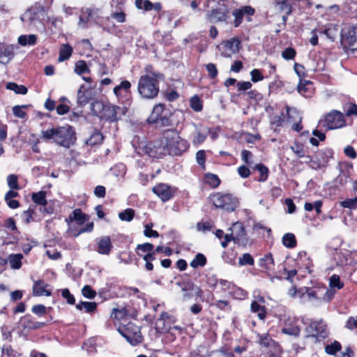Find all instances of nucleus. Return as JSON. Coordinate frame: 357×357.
Instances as JSON below:
<instances>
[{
  "mask_svg": "<svg viewBox=\"0 0 357 357\" xmlns=\"http://www.w3.org/2000/svg\"><path fill=\"white\" fill-rule=\"evenodd\" d=\"M17 41L22 46L33 45L37 42V36L35 34L21 35L18 37Z\"/></svg>",
  "mask_w": 357,
  "mask_h": 357,
  "instance_id": "e433bc0d",
  "label": "nucleus"
},
{
  "mask_svg": "<svg viewBox=\"0 0 357 357\" xmlns=\"http://www.w3.org/2000/svg\"><path fill=\"white\" fill-rule=\"evenodd\" d=\"M89 215L84 213L81 208H75L66 219L67 222H76L77 225H82L89 220Z\"/></svg>",
  "mask_w": 357,
  "mask_h": 357,
  "instance_id": "5701e85b",
  "label": "nucleus"
},
{
  "mask_svg": "<svg viewBox=\"0 0 357 357\" xmlns=\"http://www.w3.org/2000/svg\"><path fill=\"white\" fill-rule=\"evenodd\" d=\"M283 334L298 337L300 335L301 329L297 325L285 324L281 330Z\"/></svg>",
  "mask_w": 357,
  "mask_h": 357,
  "instance_id": "49530a36",
  "label": "nucleus"
},
{
  "mask_svg": "<svg viewBox=\"0 0 357 357\" xmlns=\"http://www.w3.org/2000/svg\"><path fill=\"white\" fill-rule=\"evenodd\" d=\"M113 92L119 101L126 105H130L132 100L131 83L128 80H123L116 86Z\"/></svg>",
  "mask_w": 357,
  "mask_h": 357,
  "instance_id": "ddd939ff",
  "label": "nucleus"
},
{
  "mask_svg": "<svg viewBox=\"0 0 357 357\" xmlns=\"http://www.w3.org/2000/svg\"><path fill=\"white\" fill-rule=\"evenodd\" d=\"M340 206L343 208L354 209L357 208V197L352 199H346L340 202Z\"/></svg>",
  "mask_w": 357,
  "mask_h": 357,
  "instance_id": "0e129e2a",
  "label": "nucleus"
},
{
  "mask_svg": "<svg viewBox=\"0 0 357 357\" xmlns=\"http://www.w3.org/2000/svg\"><path fill=\"white\" fill-rule=\"evenodd\" d=\"M42 135L46 140L52 139L56 144L67 149L74 145L77 141L75 130L68 124L44 130Z\"/></svg>",
  "mask_w": 357,
  "mask_h": 357,
  "instance_id": "f03ea898",
  "label": "nucleus"
},
{
  "mask_svg": "<svg viewBox=\"0 0 357 357\" xmlns=\"http://www.w3.org/2000/svg\"><path fill=\"white\" fill-rule=\"evenodd\" d=\"M171 116L172 114L169 109H166L165 105L158 103L153 107L146 121L149 125H153L156 128L167 127L172 123Z\"/></svg>",
  "mask_w": 357,
  "mask_h": 357,
  "instance_id": "0eeeda50",
  "label": "nucleus"
},
{
  "mask_svg": "<svg viewBox=\"0 0 357 357\" xmlns=\"http://www.w3.org/2000/svg\"><path fill=\"white\" fill-rule=\"evenodd\" d=\"M323 206V202L321 200H317L314 203L305 202L304 204V208L307 211H312L313 209L317 215L321 213V207Z\"/></svg>",
  "mask_w": 357,
  "mask_h": 357,
  "instance_id": "de8ad7c7",
  "label": "nucleus"
},
{
  "mask_svg": "<svg viewBox=\"0 0 357 357\" xmlns=\"http://www.w3.org/2000/svg\"><path fill=\"white\" fill-rule=\"evenodd\" d=\"M36 206L31 204L27 210L23 211L21 213L22 222L29 225L34 221V215H36Z\"/></svg>",
  "mask_w": 357,
  "mask_h": 357,
  "instance_id": "c756f323",
  "label": "nucleus"
},
{
  "mask_svg": "<svg viewBox=\"0 0 357 357\" xmlns=\"http://www.w3.org/2000/svg\"><path fill=\"white\" fill-rule=\"evenodd\" d=\"M23 255L22 254H11L8 257L9 264L11 268L19 269L22 266V259Z\"/></svg>",
  "mask_w": 357,
  "mask_h": 357,
  "instance_id": "a19ab883",
  "label": "nucleus"
},
{
  "mask_svg": "<svg viewBox=\"0 0 357 357\" xmlns=\"http://www.w3.org/2000/svg\"><path fill=\"white\" fill-rule=\"evenodd\" d=\"M196 161L202 170H206V154L204 150H199L196 153Z\"/></svg>",
  "mask_w": 357,
  "mask_h": 357,
  "instance_id": "5fc2aeb1",
  "label": "nucleus"
},
{
  "mask_svg": "<svg viewBox=\"0 0 357 357\" xmlns=\"http://www.w3.org/2000/svg\"><path fill=\"white\" fill-rule=\"evenodd\" d=\"M190 106L193 111L199 112L203 109V102L198 96L195 95L190 98Z\"/></svg>",
  "mask_w": 357,
  "mask_h": 357,
  "instance_id": "603ef678",
  "label": "nucleus"
},
{
  "mask_svg": "<svg viewBox=\"0 0 357 357\" xmlns=\"http://www.w3.org/2000/svg\"><path fill=\"white\" fill-rule=\"evenodd\" d=\"M305 331L308 337L314 338L318 342L325 340L329 335L327 324L323 320L312 321L306 327Z\"/></svg>",
  "mask_w": 357,
  "mask_h": 357,
  "instance_id": "9d476101",
  "label": "nucleus"
},
{
  "mask_svg": "<svg viewBox=\"0 0 357 357\" xmlns=\"http://www.w3.org/2000/svg\"><path fill=\"white\" fill-rule=\"evenodd\" d=\"M6 89L13 91L16 94L25 95L28 92V89L25 86L19 85L15 82H8Z\"/></svg>",
  "mask_w": 357,
  "mask_h": 357,
  "instance_id": "a18cd8bd",
  "label": "nucleus"
},
{
  "mask_svg": "<svg viewBox=\"0 0 357 357\" xmlns=\"http://www.w3.org/2000/svg\"><path fill=\"white\" fill-rule=\"evenodd\" d=\"M160 144L164 145L166 154L172 156H181L190 148L189 142L182 138L175 129L165 130Z\"/></svg>",
  "mask_w": 357,
  "mask_h": 357,
  "instance_id": "7ed1b4c3",
  "label": "nucleus"
},
{
  "mask_svg": "<svg viewBox=\"0 0 357 357\" xmlns=\"http://www.w3.org/2000/svg\"><path fill=\"white\" fill-rule=\"evenodd\" d=\"M8 185L10 189L15 190H20V187L18 184V178L15 174H10L7 177Z\"/></svg>",
  "mask_w": 357,
  "mask_h": 357,
  "instance_id": "680f3d73",
  "label": "nucleus"
},
{
  "mask_svg": "<svg viewBox=\"0 0 357 357\" xmlns=\"http://www.w3.org/2000/svg\"><path fill=\"white\" fill-rule=\"evenodd\" d=\"M230 294L234 299L238 300H245L248 296V291L238 287H234Z\"/></svg>",
  "mask_w": 357,
  "mask_h": 357,
  "instance_id": "3c124183",
  "label": "nucleus"
},
{
  "mask_svg": "<svg viewBox=\"0 0 357 357\" xmlns=\"http://www.w3.org/2000/svg\"><path fill=\"white\" fill-rule=\"evenodd\" d=\"M241 158L246 165L252 167L253 164V154L251 151L243 149L241 151Z\"/></svg>",
  "mask_w": 357,
  "mask_h": 357,
  "instance_id": "052dcab7",
  "label": "nucleus"
},
{
  "mask_svg": "<svg viewBox=\"0 0 357 357\" xmlns=\"http://www.w3.org/2000/svg\"><path fill=\"white\" fill-rule=\"evenodd\" d=\"M342 349V344L337 340H334L332 343L325 346V352L331 356H335Z\"/></svg>",
  "mask_w": 357,
  "mask_h": 357,
  "instance_id": "79ce46f5",
  "label": "nucleus"
},
{
  "mask_svg": "<svg viewBox=\"0 0 357 357\" xmlns=\"http://www.w3.org/2000/svg\"><path fill=\"white\" fill-rule=\"evenodd\" d=\"M296 52L294 48L289 47L285 48L282 52V56L285 60H291L295 58Z\"/></svg>",
  "mask_w": 357,
  "mask_h": 357,
  "instance_id": "774afa93",
  "label": "nucleus"
},
{
  "mask_svg": "<svg viewBox=\"0 0 357 357\" xmlns=\"http://www.w3.org/2000/svg\"><path fill=\"white\" fill-rule=\"evenodd\" d=\"M231 231L234 238V243L241 245L246 246L248 243L249 238L248 236L244 225L241 222H236L229 228Z\"/></svg>",
  "mask_w": 357,
  "mask_h": 357,
  "instance_id": "4468645a",
  "label": "nucleus"
},
{
  "mask_svg": "<svg viewBox=\"0 0 357 357\" xmlns=\"http://www.w3.org/2000/svg\"><path fill=\"white\" fill-rule=\"evenodd\" d=\"M344 111L347 117L357 116V105L354 102H348L344 106Z\"/></svg>",
  "mask_w": 357,
  "mask_h": 357,
  "instance_id": "13d9d810",
  "label": "nucleus"
},
{
  "mask_svg": "<svg viewBox=\"0 0 357 357\" xmlns=\"http://www.w3.org/2000/svg\"><path fill=\"white\" fill-rule=\"evenodd\" d=\"M207 263L206 257L202 253H198L195 255V258L191 261L190 265L193 268L199 266H204Z\"/></svg>",
  "mask_w": 357,
  "mask_h": 357,
  "instance_id": "8fccbe9b",
  "label": "nucleus"
},
{
  "mask_svg": "<svg viewBox=\"0 0 357 357\" xmlns=\"http://www.w3.org/2000/svg\"><path fill=\"white\" fill-rule=\"evenodd\" d=\"M135 216V210L130 208H126L119 213V218L122 221L130 222Z\"/></svg>",
  "mask_w": 357,
  "mask_h": 357,
  "instance_id": "4d7b16f0",
  "label": "nucleus"
},
{
  "mask_svg": "<svg viewBox=\"0 0 357 357\" xmlns=\"http://www.w3.org/2000/svg\"><path fill=\"white\" fill-rule=\"evenodd\" d=\"M153 224H146L144 227V234L148 238H158L159 233L156 230L152 229Z\"/></svg>",
  "mask_w": 357,
  "mask_h": 357,
  "instance_id": "338daca9",
  "label": "nucleus"
},
{
  "mask_svg": "<svg viewBox=\"0 0 357 357\" xmlns=\"http://www.w3.org/2000/svg\"><path fill=\"white\" fill-rule=\"evenodd\" d=\"M96 250L100 255H109L112 250L113 245L109 236H102L96 239Z\"/></svg>",
  "mask_w": 357,
  "mask_h": 357,
  "instance_id": "412c9836",
  "label": "nucleus"
},
{
  "mask_svg": "<svg viewBox=\"0 0 357 357\" xmlns=\"http://www.w3.org/2000/svg\"><path fill=\"white\" fill-rule=\"evenodd\" d=\"M346 124L344 114L336 109L331 110L319 121V126L325 129L326 131L342 128Z\"/></svg>",
  "mask_w": 357,
  "mask_h": 357,
  "instance_id": "6e6552de",
  "label": "nucleus"
},
{
  "mask_svg": "<svg viewBox=\"0 0 357 357\" xmlns=\"http://www.w3.org/2000/svg\"><path fill=\"white\" fill-rule=\"evenodd\" d=\"M74 71L78 75L90 73V69L84 60H79L75 63Z\"/></svg>",
  "mask_w": 357,
  "mask_h": 357,
  "instance_id": "c03bdc74",
  "label": "nucleus"
},
{
  "mask_svg": "<svg viewBox=\"0 0 357 357\" xmlns=\"http://www.w3.org/2000/svg\"><path fill=\"white\" fill-rule=\"evenodd\" d=\"M135 252L139 258L145 261V269L148 271H152L154 268L153 261L156 259L154 253V245L151 243L138 244L135 248Z\"/></svg>",
  "mask_w": 357,
  "mask_h": 357,
  "instance_id": "1a4fd4ad",
  "label": "nucleus"
},
{
  "mask_svg": "<svg viewBox=\"0 0 357 357\" xmlns=\"http://www.w3.org/2000/svg\"><path fill=\"white\" fill-rule=\"evenodd\" d=\"M91 100V93L84 84H82L77 91V105L84 106L89 102Z\"/></svg>",
  "mask_w": 357,
  "mask_h": 357,
  "instance_id": "bb28decb",
  "label": "nucleus"
},
{
  "mask_svg": "<svg viewBox=\"0 0 357 357\" xmlns=\"http://www.w3.org/2000/svg\"><path fill=\"white\" fill-rule=\"evenodd\" d=\"M152 192L162 202L171 200L178 192V188L165 183H158L152 188Z\"/></svg>",
  "mask_w": 357,
  "mask_h": 357,
  "instance_id": "9b49d317",
  "label": "nucleus"
},
{
  "mask_svg": "<svg viewBox=\"0 0 357 357\" xmlns=\"http://www.w3.org/2000/svg\"><path fill=\"white\" fill-rule=\"evenodd\" d=\"M46 195L47 192L43 190H40L37 192H33L31 195V200L36 205L45 206L47 204Z\"/></svg>",
  "mask_w": 357,
  "mask_h": 357,
  "instance_id": "2f4dec72",
  "label": "nucleus"
},
{
  "mask_svg": "<svg viewBox=\"0 0 357 357\" xmlns=\"http://www.w3.org/2000/svg\"><path fill=\"white\" fill-rule=\"evenodd\" d=\"M282 244L288 248H294L297 245L295 235L292 233H287L282 237Z\"/></svg>",
  "mask_w": 357,
  "mask_h": 357,
  "instance_id": "37998d69",
  "label": "nucleus"
},
{
  "mask_svg": "<svg viewBox=\"0 0 357 357\" xmlns=\"http://www.w3.org/2000/svg\"><path fill=\"white\" fill-rule=\"evenodd\" d=\"M135 4L137 8L139 10H144L145 11H150L154 10L157 12H160L162 10V5L160 3L157 2L153 3L149 0H135Z\"/></svg>",
  "mask_w": 357,
  "mask_h": 357,
  "instance_id": "b1692460",
  "label": "nucleus"
},
{
  "mask_svg": "<svg viewBox=\"0 0 357 357\" xmlns=\"http://www.w3.org/2000/svg\"><path fill=\"white\" fill-rule=\"evenodd\" d=\"M14 54V47L13 45L0 44V58L6 57L9 61L13 59Z\"/></svg>",
  "mask_w": 357,
  "mask_h": 357,
  "instance_id": "58836bf2",
  "label": "nucleus"
},
{
  "mask_svg": "<svg viewBox=\"0 0 357 357\" xmlns=\"http://www.w3.org/2000/svg\"><path fill=\"white\" fill-rule=\"evenodd\" d=\"M237 255V252H236L234 249H229L227 251L223 252L222 257L225 262L231 265H235Z\"/></svg>",
  "mask_w": 357,
  "mask_h": 357,
  "instance_id": "ea45409f",
  "label": "nucleus"
},
{
  "mask_svg": "<svg viewBox=\"0 0 357 357\" xmlns=\"http://www.w3.org/2000/svg\"><path fill=\"white\" fill-rule=\"evenodd\" d=\"M50 285L45 282L43 280H38L33 282L32 287V294L33 296H50L52 295L51 289H47V287Z\"/></svg>",
  "mask_w": 357,
  "mask_h": 357,
  "instance_id": "4be33fe9",
  "label": "nucleus"
},
{
  "mask_svg": "<svg viewBox=\"0 0 357 357\" xmlns=\"http://www.w3.org/2000/svg\"><path fill=\"white\" fill-rule=\"evenodd\" d=\"M294 69L296 75L298 76L299 79H305L307 76V73L303 65L295 63Z\"/></svg>",
  "mask_w": 357,
  "mask_h": 357,
  "instance_id": "69168bd1",
  "label": "nucleus"
},
{
  "mask_svg": "<svg viewBox=\"0 0 357 357\" xmlns=\"http://www.w3.org/2000/svg\"><path fill=\"white\" fill-rule=\"evenodd\" d=\"M161 137L155 142H149L145 145V152L152 158H162L166 155L163 144H161Z\"/></svg>",
  "mask_w": 357,
  "mask_h": 357,
  "instance_id": "6ab92c4d",
  "label": "nucleus"
},
{
  "mask_svg": "<svg viewBox=\"0 0 357 357\" xmlns=\"http://www.w3.org/2000/svg\"><path fill=\"white\" fill-rule=\"evenodd\" d=\"M229 10L226 5L212 9L208 15V19L211 22H227L229 17Z\"/></svg>",
  "mask_w": 357,
  "mask_h": 357,
  "instance_id": "dca6fc26",
  "label": "nucleus"
},
{
  "mask_svg": "<svg viewBox=\"0 0 357 357\" xmlns=\"http://www.w3.org/2000/svg\"><path fill=\"white\" fill-rule=\"evenodd\" d=\"M3 227L8 232L17 234L18 235L20 234V231L17 227L16 221L12 217H9L3 221Z\"/></svg>",
  "mask_w": 357,
  "mask_h": 357,
  "instance_id": "c9c22d12",
  "label": "nucleus"
},
{
  "mask_svg": "<svg viewBox=\"0 0 357 357\" xmlns=\"http://www.w3.org/2000/svg\"><path fill=\"white\" fill-rule=\"evenodd\" d=\"M296 292L300 298L307 296V299L310 301H318L317 294L313 287H301L299 288Z\"/></svg>",
  "mask_w": 357,
  "mask_h": 357,
  "instance_id": "c85d7f7f",
  "label": "nucleus"
},
{
  "mask_svg": "<svg viewBox=\"0 0 357 357\" xmlns=\"http://www.w3.org/2000/svg\"><path fill=\"white\" fill-rule=\"evenodd\" d=\"M104 136L99 130H96L86 140V144L89 146L99 145L102 143Z\"/></svg>",
  "mask_w": 357,
  "mask_h": 357,
  "instance_id": "f704fd0d",
  "label": "nucleus"
},
{
  "mask_svg": "<svg viewBox=\"0 0 357 357\" xmlns=\"http://www.w3.org/2000/svg\"><path fill=\"white\" fill-rule=\"evenodd\" d=\"M100 17L99 9L82 8L79 17L78 26L82 29H87L89 23L96 24Z\"/></svg>",
  "mask_w": 357,
  "mask_h": 357,
  "instance_id": "f8f14e48",
  "label": "nucleus"
},
{
  "mask_svg": "<svg viewBox=\"0 0 357 357\" xmlns=\"http://www.w3.org/2000/svg\"><path fill=\"white\" fill-rule=\"evenodd\" d=\"M259 266L266 271H272L274 268V259L271 253L266 254L259 260Z\"/></svg>",
  "mask_w": 357,
  "mask_h": 357,
  "instance_id": "7c9ffc66",
  "label": "nucleus"
},
{
  "mask_svg": "<svg viewBox=\"0 0 357 357\" xmlns=\"http://www.w3.org/2000/svg\"><path fill=\"white\" fill-rule=\"evenodd\" d=\"M159 73H151L142 75L138 82L137 91L145 99H153L160 91Z\"/></svg>",
  "mask_w": 357,
  "mask_h": 357,
  "instance_id": "39448f33",
  "label": "nucleus"
},
{
  "mask_svg": "<svg viewBox=\"0 0 357 357\" xmlns=\"http://www.w3.org/2000/svg\"><path fill=\"white\" fill-rule=\"evenodd\" d=\"M298 255L300 257V260L303 261L305 262L303 266H305V269L307 270V272L309 273H311L312 272V268L313 267V263L312 259L307 256V253L305 251L300 252Z\"/></svg>",
  "mask_w": 357,
  "mask_h": 357,
  "instance_id": "6e6d98bb",
  "label": "nucleus"
},
{
  "mask_svg": "<svg viewBox=\"0 0 357 357\" xmlns=\"http://www.w3.org/2000/svg\"><path fill=\"white\" fill-rule=\"evenodd\" d=\"M265 298L264 296H258L256 299L253 300L250 304V311L257 314L259 320L264 321L267 317V307L264 305Z\"/></svg>",
  "mask_w": 357,
  "mask_h": 357,
  "instance_id": "f3484780",
  "label": "nucleus"
},
{
  "mask_svg": "<svg viewBox=\"0 0 357 357\" xmlns=\"http://www.w3.org/2000/svg\"><path fill=\"white\" fill-rule=\"evenodd\" d=\"M319 33L325 34L328 39L334 41L337 36L338 29L336 26L330 24L327 28H325L322 31H319Z\"/></svg>",
  "mask_w": 357,
  "mask_h": 357,
  "instance_id": "09e8293b",
  "label": "nucleus"
},
{
  "mask_svg": "<svg viewBox=\"0 0 357 357\" xmlns=\"http://www.w3.org/2000/svg\"><path fill=\"white\" fill-rule=\"evenodd\" d=\"M255 264V261L252 255L249 253H245L239 258L238 264L240 266L250 265L252 266Z\"/></svg>",
  "mask_w": 357,
  "mask_h": 357,
  "instance_id": "e2e57ef3",
  "label": "nucleus"
},
{
  "mask_svg": "<svg viewBox=\"0 0 357 357\" xmlns=\"http://www.w3.org/2000/svg\"><path fill=\"white\" fill-rule=\"evenodd\" d=\"M312 82L310 81V80H306L305 79H299V82L297 85V90H298V92L303 95V96H306V93L308 90L307 89V86L308 85H312Z\"/></svg>",
  "mask_w": 357,
  "mask_h": 357,
  "instance_id": "bf43d9fd",
  "label": "nucleus"
},
{
  "mask_svg": "<svg viewBox=\"0 0 357 357\" xmlns=\"http://www.w3.org/2000/svg\"><path fill=\"white\" fill-rule=\"evenodd\" d=\"M222 55L225 57H229L231 55L238 52L241 40L237 38H231L221 43Z\"/></svg>",
  "mask_w": 357,
  "mask_h": 357,
  "instance_id": "a211bd4d",
  "label": "nucleus"
},
{
  "mask_svg": "<svg viewBox=\"0 0 357 357\" xmlns=\"http://www.w3.org/2000/svg\"><path fill=\"white\" fill-rule=\"evenodd\" d=\"M253 169L257 170L259 172V177L257 178V181L259 182H265L268 180L269 176V169L268 168L262 163H259L255 165L252 167Z\"/></svg>",
  "mask_w": 357,
  "mask_h": 357,
  "instance_id": "72a5a7b5",
  "label": "nucleus"
},
{
  "mask_svg": "<svg viewBox=\"0 0 357 357\" xmlns=\"http://www.w3.org/2000/svg\"><path fill=\"white\" fill-rule=\"evenodd\" d=\"M209 202L215 209L231 213L239 206V199L232 193L215 192L208 196Z\"/></svg>",
  "mask_w": 357,
  "mask_h": 357,
  "instance_id": "423d86ee",
  "label": "nucleus"
},
{
  "mask_svg": "<svg viewBox=\"0 0 357 357\" xmlns=\"http://www.w3.org/2000/svg\"><path fill=\"white\" fill-rule=\"evenodd\" d=\"M255 13V9L251 6H243L240 8L235 9L233 11V15L234 16V26L238 27L243 22V17H247L248 20L250 21V17L254 15Z\"/></svg>",
  "mask_w": 357,
  "mask_h": 357,
  "instance_id": "2eb2a0df",
  "label": "nucleus"
},
{
  "mask_svg": "<svg viewBox=\"0 0 357 357\" xmlns=\"http://www.w3.org/2000/svg\"><path fill=\"white\" fill-rule=\"evenodd\" d=\"M275 5L279 7L280 11L284 12L287 15L292 13V4L289 0H275Z\"/></svg>",
  "mask_w": 357,
  "mask_h": 357,
  "instance_id": "4c0bfd02",
  "label": "nucleus"
},
{
  "mask_svg": "<svg viewBox=\"0 0 357 357\" xmlns=\"http://www.w3.org/2000/svg\"><path fill=\"white\" fill-rule=\"evenodd\" d=\"M73 52V47L69 44L62 45L59 50L58 61L62 62L68 59L71 56Z\"/></svg>",
  "mask_w": 357,
  "mask_h": 357,
  "instance_id": "473e14b6",
  "label": "nucleus"
},
{
  "mask_svg": "<svg viewBox=\"0 0 357 357\" xmlns=\"http://www.w3.org/2000/svg\"><path fill=\"white\" fill-rule=\"evenodd\" d=\"M20 323L22 329L28 331L39 329L45 326L44 322L36 321L35 318L30 314L22 317L20 319Z\"/></svg>",
  "mask_w": 357,
  "mask_h": 357,
  "instance_id": "aec40b11",
  "label": "nucleus"
},
{
  "mask_svg": "<svg viewBox=\"0 0 357 357\" xmlns=\"http://www.w3.org/2000/svg\"><path fill=\"white\" fill-rule=\"evenodd\" d=\"M91 110L95 116L110 123L118 121L121 116L124 115L127 111L126 107L109 103L105 104L102 101H95L91 103Z\"/></svg>",
  "mask_w": 357,
  "mask_h": 357,
  "instance_id": "20e7f679",
  "label": "nucleus"
},
{
  "mask_svg": "<svg viewBox=\"0 0 357 357\" xmlns=\"http://www.w3.org/2000/svg\"><path fill=\"white\" fill-rule=\"evenodd\" d=\"M114 318L121 319L117 330L131 345L136 346L142 342L144 338L140 327L126 317V310L125 308L114 309Z\"/></svg>",
  "mask_w": 357,
  "mask_h": 357,
  "instance_id": "f257e3e1",
  "label": "nucleus"
},
{
  "mask_svg": "<svg viewBox=\"0 0 357 357\" xmlns=\"http://www.w3.org/2000/svg\"><path fill=\"white\" fill-rule=\"evenodd\" d=\"M116 4V8L120 10V12H114L111 14V17L118 22H125L126 20V15L123 11V7L127 0H113Z\"/></svg>",
  "mask_w": 357,
  "mask_h": 357,
  "instance_id": "a878e982",
  "label": "nucleus"
},
{
  "mask_svg": "<svg viewBox=\"0 0 357 357\" xmlns=\"http://www.w3.org/2000/svg\"><path fill=\"white\" fill-rule=\"evenodd\" d=\"M317 294V298L319 301H330L334 296L335 291L332 289H328L326 286L314 287H313Z\"/></svg>",
  "mask_w": 357,
  "mask_h": 357,
  "instance_id": "393cba45",
  "label": "nucleus"
},
{
  "mask_svg": "<svg viewBox=\"0 0 357 357\" xmlns=\"http://www.w3.org/2000/svg\"><path fill=\"white\" fill-rule=\"evenodd\" d=\"M291 149L298 158H302L305 156L306 151L303 144L296 142Z\"/></svg>",
  "mask_w": 357,
  "mask_h": 357,
  "instance_id": "864d4df0",
  "label": "nucleus"
},
{
  "mask_svg": "<svg viewBox=\"0 0 357 357\" xmlns=\"http://www.w3.org/2000/svg\"><path fill=\"white\" fill-rule=\"evenodd\" d=\"M203 181L205 184L209 185L213 189L218 188L221 183V180L219 176L211 172H207L204 174Z\"/></svg>",
  "mask_w": 357,
  "mask_h": 357,
  "instance_id": "cd10ccee",
  "label": "nucleus"
}]
</instances>
